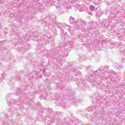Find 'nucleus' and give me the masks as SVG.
I'll list each match as a JSON object with an SVG mask.
<instances>
[{
    "label": "nucleus",
    "instance_id": "1",
    "mask_svg": "<svg viewBox=\"0 0 125 125\" xmlns=\"http://www.w3.org/2000/svg\"><path fill=\"white\" fill-rule=\"evenodd\" d=\"M90 8L91 10H92V11H93V9H94V7L93 6H91Z\"/></svg>",
    "mask_w": 125,
    "mask_h": 125
}]
</instances>
